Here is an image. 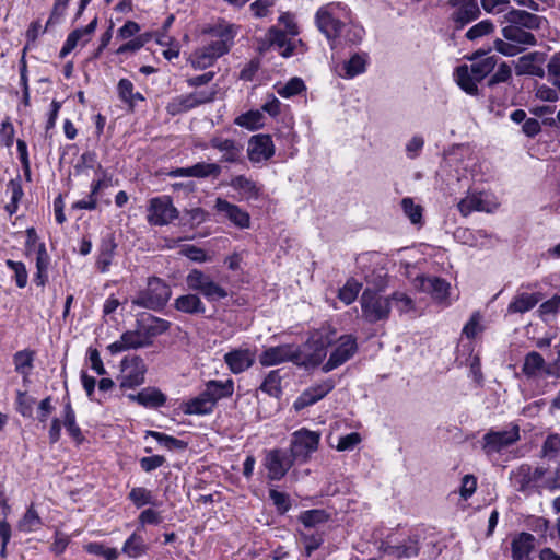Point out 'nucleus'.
<instances>
[{"instance_id": "f257e3e1", "label": "nucleus", "mask_w": 560, "mask_h": 560, "mask_svg": "<svg viewBox=\"0 0 560 560\" xmlns=\"http://www.w3.org/2000/svg\"><path fill=\"white\" fill-rule=\"evenodd\" d=\"M335 338L336 330L331 326H322L304 345L295 346V365L305 369L320 365L327 355V348Z\"/></svg>"}, {"instance_id": "f03ea898", "label": "nucleus", "mask_w": 560, "mask_h": 560, "mask_svg": "<svg viewBox=\"0 0 560 560\" xmlns=\"http://www.w3.org/2000/svg\"><path fill=\"white\" fill-rule=\"evenodd\" d=\"M349 10L340 2H331L320 7L315 15L318 30L326 36L330 47L337 46L338 35L343 32V23L348 19Z\"/></svg>"}, {"instance_id": "7ed1b4c3", "label": "nucleus", "mask_w": 560, "mask_h": 560, "mask_svg": "<svg viewBox=\"0 0 560 560\" xmlns=\"http://www.w3.org/2000/svg\"><path fill=\"white\" fill-rule=\"evenodd\" d=\"M547 469L542 466L532 467L522 464L511 471L510 480L514 489L525 495L541 494L545 491L544 475Z\"/></svg>"}, {"instance_id": "20e7f679", "label": "nucleus", "mask_w": 560, "mask_h": 560, "mask_svg": "<svg viewBox=\"0 0 560 560\" xmlns=\"http://www.w3.org/2000/svg\"><path fill=\"white\" fill-rule=\"evenodd\" d=\"M522 372L528 380L538 382L544 378H553V384H557L560 381V351L550 362H546L537 351L528 352L524 358Z\"/></svg>"}, {"instance_id": "39448f33", "label": "nucleus", "mask_w": 560, "mask_h": 560, "mask_svg": "<svg viewBox=\"0 0 560 560\" xmlns=\"http://www.w3.org/2000/svg\"><path fill=\"white\" fill-rule=\"evenodd\" d=\"M171 294L172 290L165 281L151 277L148 279L147 288L137 294L132 304L149 310H160L167 303Z\"/></svg>"}, {"instance_id": "423d86ee", "label": "nucleus", "mask_w": 560, "mask_h": 560, "mask_svg": "<svg viewBox=\"0 0 560 560\" xmlns=\"http://www.w3.org/2000/svg\"><path fill=\"white\" fill-rule=\"evenodd\" d=\"M186 284L189 290L200 293L208 302H217L229 295L224 287L200 269L195 268L188 272Z\"/></svg>"}, {"instance_id": "0eeeda50", "label": "nucleus", "mask_w": 560, "mask_h": 560, "mask_svg": "<svg viewBox=\"0 0 560 560\" xmlns=\"http://www.w3.org/2000/svg\"><path fill=\"white\" fill-rule=\"evenodd\" d=\"M361 308L363 318L371 324L386 320L390 313V298L383 296L378 292L366 289L361 299Z\"/></svg>"}, {"instance_id": "6e6552de", "label": "nucleus", "mask_w": 560, "mask_h": 560, "mask_svg": "<svg viewBox=\"0 0 560 560\" xmlns=\"http://www.w3.org/2000/svg\"><path fill=\"white\" fill-rule=\"evenodd\" d=\"M320 434L308 429H300L292 434L290 454L300 464L306 463L318 448Z\"/></svg>"}, {"instance_id": "1a4fd4ad", "label": "nucleus", "mask_w": 560, "mask_h": 560, "mask_svg": "<svg viewBox=\"0 0 560 560\" xmlns=\"http://www.w3.org/2000/svg\"><path fill=\"white\" fill-rule=\"evenodd\" d=\"M178 215L179 211L168 196L154 197L149 201L147 221L151 225H167Z\"/></svg>"}, {"instance_id": "9d476101", "label": "nucleus", "mask_w": 560, "mask_h": 560, "mask_svg": "<svg viewBox=\"0 0 560 560\" xmlns=\"http://www.w3.org/2000/svg\"><path fill=\"white\" fill-rule=\"evenodd\" d=\"M217 91H198L189 94L177 95L173 97L166 105L167 114L176 116L186 113L199 105L210 103L215 98Z\"/></svg>"}, {"instance_id": "9b49d317", "label": "nucleus", "mask_w": 560, "mask_h": 560, "mask_svg": "<svg viewBox=\"0 0 560 560\" xmlns=\"http://www.w3.org/2000/svg\"><path fill=\"white\" fill-rule=\"evenodd\" d=\"M118 377L121 389H132L144 383L147 366L140 357L125 358Z\"/></svg>"}, {"instance_id": "f8f14e48", "label": "nucleus", "mask_w": 560, "mask_h": 560, "mask_svg": "<svg viewBox=\"0 0 560 560\" xmlns=\"http://www.w3.org/2000/svg\"><path fill=\"white\" fill-rule=\"evenodd\" d=\"M200 147L219 151L221 153L220 162L222 163L238 164L243 162V144L234 139L214 135L210 138L208 144H201Z\"/></svg>"}, {"instance_id": "ddd939ff", "label": "nucleus", "mask_w": 560, "mask_h": 560, "mask_svg": "<svg viewBox=\"0 0 560 560\" xmlns=\"http://www.w3.org/2000/svg\"><path fill=\"white\" fill-rule=\"evenodd\" d=\"M295 459L292 455L284 450L275 448L266 453L264 466L267 469V477L269 480H281L289 469L293 466Z\"/></svg>"}, {"instance_id": "4468645a", "label": "nucleus", "mask_w": 560, "mask_h": 560, "mask_svg": "<svg viewBox=\"0 0 560 560\" xmlns=\"http://www.w3.org/2000/svg\"><path fill=\"white\" fill-rule=\"evenodd\" d=\"M520 440V428L512 424L509 430L489 431L482 438V448L487 454L501 452Z\"/></svg>"}, {"instance_id": "2eb2a0df", "label": "nucleus", "mask_w": 560, "mask_h": 560, "mask_svg": "<svg viewBox=\"0 0 560 560\" xmlns=\"http://www.w3.org/2000/svg\"><path fill=\"white\" fill-rule=\"evenodd\" d=\"M338 346L332 350L328 360L323 364L322 370L328 373L350 360L358 351L355 337L343 335L338 339Z\"/></svg>"}, {"instance_id": "dca6fc26", "label": "nucleus", "mask_w": 560, "mask_h": 560, "mask_svg": "<svg viewBox=\"0 0 560 560\" xmlns=\"http://www.w3.org/2000/svg\"><path fill=\"white\" fill-rule=\"evenodd\" d=\"M445 5L453 9L451 20L457 28L477 20L481 13L477 0H447Z\"/></svg>"}, {"instance_id": "f3484780", "label": "nucleus", "mask_w": 560, "mask_h": 560, "mask_svg": "<svg viewBox=\"0 0 560 560\" xmlns=\"http://www.w3.org/2000/svg\"><path fill=\"white\" fill-rule=\"evenodd\" d=\"M135 326L141 334L145 343L151 346L154 338L170 329L171 323L163 318L144 313L137 317Z\"/></svg>"}, {"instance_id": "a211bd4d", "label": "nucleus", "mask_w": 560, "mask_h": 560, "mask_svg": "<svg viewBox=\"0 0 560 560\" xmlns=\"http://www.w3.org/2000/svg\"><path fill=\"white\" fill-rule=\"evenodd\" d=\"M499 203L493 195L489 192H474L467 195L458 202V210L467 217L474 211L492 212L498 208Z\"/></svg>"}, {"instance_id": "6ab92c4d", "label": "nucleus", "mask_w": 560, "mask_h": 560, "mask_svg": "<svg viewBox=\"0 0 560 560\" xmlns=\"http://www.w3.org/2000/svg\"><path fill=\"white\" fill-rule=\"evenodd\" d=\"M273 155L275 144L269 135L259 133L250 137L247 145V156L252 163L266 162Z\"/></svg>"}, {"instance_id": "aec40b11", "label": "nucleus", "mask_w": 560, "mask_h": 560, "mask_svg": "<svg viewBox=\"0 0 560 560\" xmlns=\"http://www.w3.org/2000/svg\"><path fill=\"white\" fill-rule=\"evenodd\" d=\"M545 61L546 55L540 51L523 55L514 62L515 73L516 75H532L542 79L546 75Z\"/></svg>"}, {"instance_id": "412c9836", "label": "nucleus", "mask_w": 560, "mask_h": 560, "mask_svg": "<svg viewBox=\"0 0 560 560\" xmlns=\"http://www.w3.org/2000/svg\"><path fill=\"white\" fill-rule=\"evenodd\" d=\"M238 31V25L230 23L225 20H219L217 23L206 28L205 33L215 37L217 39L212 40L211 43L214 45H220V47L223 48V50L228 54L234 45V38L236 37Z\"/></svg>"}, {"instance_id": "4be33fe9", "label": "nucleus", "mask_w": 560, "mask_h": 560, "mask_svg": "<svg viewBox=\"0 0 560 560\" xmlns=\"http://www.w3.org/2000/svg\"><path fill=\"white\" fill-rule=\"evenodd\" d=\"M225 364L233 374H240L253 366L256 361V349L235 348L223 357Z\"/></svg>"}, {"instance_id": "5701e85b", "label": "nucleus", "mask_w": 560, "mask_h": 560, "mask_svg": "<svg viewBox=\"0 0 560 560\" xmlns=\"http://www.w3.org/2000/svg\"><path fill=\"white\" fill-rule=\"evenodd\" d=\"M335 387L332 380H326L320 383L314 384L302 392L295 399L293 408L300 411L308 406H312L328 395Z\"/></svg>"}, {"instance_id": "b1692460", "label": "nucleus", "mask_w": 560, "mask_h": 560, "mask_svg": "<svg viewBox=\"0 0 560 560\" xmlns=\"http://www.w3.org/2000/svg\"><path fill=\"white\" fill-rule=\"evenodd\" d=\"M258 360L262 366H272L284 362L295 364V345L284 343L269 347L260 353Z\"/></svg>"}, {"instance_id": "393cba45", "label": "nucleus", "mask_w": 560, "mask_h": 560, "mask_svg": "<svg viewBox=\"0 0 560 560\" xmlns=\"http://www.w3.org/2000/svg\"><path fill=\"white\" fill-rule=\"evenodd\" d=\"M214 208L236 228L248 229L250 226L249 213L237 205L231 203L222 198H217Z\"/></svg>"}, {"instance_id": "a878e982", "label": "nucleus", "mask_w": 560, "mask_h": 560, "mask_svg": "<svg viewBox=\"0 0 560 560\" xmlns=\"http://www.w3.org/2000/svg\"><path fill=\"white\" fill-rule=\"evenodd\" d=\"M226 52L220 45H214L210 43L197 50H195L190 58L189 62L191 67L196 70H202L208 67H211L218 58L224 56Z\"/></svg>"}, {"instance_id": "bb28decb", "label": "nucleus", "mask_w": 560, "mask_h": 560, "mask_svg": "<svg viewBox=\"0 0 560 560\" xmlns=\"http://www.w3.org/2000/svg\"><path fill=\"white\" fill-rule=\"evenodd\" d=\"M149 347L143 340L141 334L135 326L133 329L125 331L118 340L108 345L107 350L112 354H117L119 352L128 351V350H137L140 348Z\"/></svg>"}, {"instance_id": "cd10ccee", "label": "nucleus", "mask_w": 560, "mask_h": 560, "mask_svg": "<svg viewBox=\"0 0 560 560\" xmlns=\"http://www.w3.org/2000/svg\"><path fill=\"white\" fill-rule=\"evenodd\" d=\"M97 26V18H94L85 27L83 28H77L72 31L61 50H60V57L65 58L68 54H70L77 45L81 42L82 45L86 44L90 39L92 34L94 33L95 28Z\"/></svg>"}, {"instance_id": "c85d7f7f", "label": "nucleus", "mask_w": 560, "mask_h": 560, "mask_svg": "<svg viewBox=\"0 0 560 560\" xmlns=\"http://www.w3.org/2000/svg\"><path fill=\"white\" fill-rule=\"evenodd\" d=\"M202 393L214 408L220 399L229 398L233 395L234 382L231 378L224 382L215 380L208 381Z\"/></svg>"}, {"instance_id": "c756f323", "label": "nucleus", "mask_w": 560, "mask_h": 560, "mask_svg": "<svg viewBox=\"0 0 560 560\" xmlns=\"http://www.w3.org/2000/svg\"><path fill=\"white\" fill-rule=\"evenodd\" d=\"M116 249L117 243L113 234H107L101 240L95 266L102 273L109 270Z\"/></svg>"}, {"instance_id": "7c9ffc66", "label": "nucleus", "mask_w": 560, "mask_h": 560, "mask_svg": "<svg viewBox=\"0 0 560 560\" xmlns=\"http://www.w3.org/2000/svg\"><path fill=\"white\" fill-rule=\"evenodd\" d=\"M230 186L240 192L241 198L246 201L257 200L261 195V187L245 175L232 177Z\"/></svg>"}, {"instance_id": "2f4dec72", "label": "nucleus", "mask_w": 560, "mask_h": 560, "mask_svg": "<svg viewBox=\"0 0 560 560\" xmlns=\"http://www.w3.org/2000/svg\"><path fill=\"white\" fill-rule=\"evenodd\" d=\"M383 550L385 553L397 559L412 558L418 556L419 546L415 537H408L401 544H392L389 540L385 541L383 544Z\"/></svg>"}, {"instance_id": "473e14b6", "label": "nucleus", "mask_w": 560, "mask_h": 560, "mask_svg": "<svg viewBox=\"0 0 560 560\" xmlns=\"http://www.w3.org/2000/svg\"><path fill=\"white\" fill-rule=\"evenodd\" d=\"M535 537L529 533H520L511 541L512 559L533 558Z\"/></svg>"}, {"instance_id": "72a5a7b5", "label": "nucleus", "mask_w": 560, "mask_h": 560, "mask_svg": "<svg viewBox=\"0 0 560 560\" xmlns=\"http://www.w3.org/2000/svg\"><path fill=\"white\" fill-rule=\"evenodd\" d=\"M508 23H513L517 26H521L525 30H538L544 22V18L536 15L534 13L513 9L509 11L505 15Z\"/></svg>"}, {"instance_id": "f704fd0d", "label": "nucleus", "mask_w": 560, "mask_h": 560, "mask_svg": "<svg viewBox=\"0 0 560 560\" xmlns=\"http://www.w3.org/2000/svg\"><path fill=\"white\" fill-rule=\"evenodd\" d=\"M502 36L509 42L522 45L523 49L526 46H535L537 43L533 33L513 23H509L502 28Z\"/></svg>"}, {"instance_id": "c9c22d12", "label": "nucleus", "mask_w": 560, "mask_h": 560, "mask_svg": "<svg viewBox=\"0 0 560 560\" xmlns=\"http://www.w3.org/2000/svg\"><path fill=\"white\" fill-rule=\"evenodd\" d=\"M483 55L485 52L476 51L470 58L474 62L469 69L477 81H482L489 73H491L498 61L495 56H487L479 59V57Z\"/></svg>"}, {"instance_id": "e433bc0d", "label": "nucleus", "mask_w": 560, "mask_h": 560, "mask_svg": "<svg viewBox=\"0 0 560 560\" xmlns=\"http://www.w3.org/2000/svg\"><path fill=\"white\" fill-rule=\"evenodd\" d=\"M180 409L185 415L191 416H203L210 415L213 411V406L210 404V400L203 396L201 392L198 396L190 398L180 404Z\"/></svg>"}, {"instance_id": "4c0bfd02", "label": "nucleus", "mask_w": 560, "mask_h": 560, "mask_svg": "<svg viewBox=\"0 0 560 560\" xmlns=\"http://www.w3.org/2000/svg\"><path fill=\"white\" fill-rule=\"evenodd\" d=\"M128 398L144 407H161L165 404V395L156 388H144L138 394H130Z\"/></svg>"}, {"instance_id": "58836bf2", "label": "nucleus", "mask_w": 560, "mask_h": 560, "mask_svg": "<svg viewBox=\"0 0 560 560\" xmlns=\"http://www.w3.org/2000/svg\"><path fill=\"white\" fill-rule=\"evenodd\" d=\"M174 306L177 311L186 314H205L206 312V305L200 296L195 293L178 296L174 302Z\"/></svg>"}, {"instance_id": "ea45409f", "label": "nucleus", "mask_w": 560, "mask_h": 560, "mask_svg": "<svg viewBox=\"0 0 560 560\" xmlns=\"http://www.w3.org/2000/svg\"><path fill=\"white\" fill-rule=\"evenodd\" d=\"M420 284L423 291L429 292L438 301H444L448 295L450 283L441 278H421Z\"/></svg>"}, {"instance_id": "a19ab883", "label": "nucleus", "mask_w": 560, "mask_h": 560, "mask_svg": "<svg viewBox=\"0 0 560 560\" xmlns=\"http://www.w3.org/2000/svg\"><path fill=\"white\" fill-rule=\"evenodd\" d=\"M540 301L538 293H520L509 304L508 311L510 313H525L534 308Z\"/></svg>"}, {"instance_id": "79ce46f5", "label": "nucleus", "mask_w": 560, "mask_h": 560, "mask_svg": "<svg viewBox=\"0 0 560 560\" xmlns=\"http://www.w3.org/2000/svg\"><path fill=\"white\" fill-rule=\"evenodd\" d=\"M368 55L366 54H354L348 61H345L339 75L345 79H352L366 69Z\"/></svg>"}, {"instance_id": "37998d69", "label": "nucleus", "mask_w": 560, "mask_h": 560, "mask_svg": "<svg viewBox=\"0 0 560 560\" xmlns=\"http://www.w3.org/2000/svg\"><path fill=\"white\" fill-rule=\"evenodd\" d=\"M455 81L460 86L463 91H465L469 95H477L478 94V86H477V80L475 79V75H472L471 70L468 66H459L456 68L455 73Z\"/></svg>"}, {"instance_id": "c03bdc74", "label": "nucleus", "mask_w": 560, "mask_h": 560, "mask_svg": "<svg viewBox=\"0 0 560 560\" xmlns=\"http://www.w3.org/2000/svg\"><path fill=\"white\" fill-rule=\"evenodd\" d=\"M266 36L270 45L278 47L282 57L288 58L292 56L294 47L288 39L285 32L277 27H271Z\"/></svg>"}, {"instance_id": "a18cd8bd", "label": "nucleus", "mask_w": 560, "mask_h": 560, "mask_svg": "<svg viewBox=\"0 0 560 560\" xmlns=\"http://www.w3.org/2000/svg\"><path fill=\"white\" fill-rule=\"evenodd\" d=\"M35 352L30 349L20 350L13 355L15 371L23 377H27L33 369Z\"/></svg>"}, {"instance_id": "49530a36", "label": "nucleus", "mask_w": 560, "mask_h": 560, "mask_svg": "<svg viewBox=\"0 0 560 560\" xmlns=\"http://www.w3.org/2000/svg\"><path fill=\"white\" fill-rule=\"evenodd\" d=\"M221 172L222 167L218 163L198 162L189 166L190 177L196 178H218L221 175Z\"/></svg>"}, {"instance_id": "de8ad7c7", "label": "nucleus", "mask_w": 560, "mask_h": 560, "mask_svg": "<svg viewBox=\"0 0 560 560\" xmlns=\"http://www.w3.org/2000/svg\"><path fill=\"white\" fill-rule=\"evenodd\" d=\"M364 35V30L360 25L345 22L343 23V32L338 35L337 45L346 44V45H355L359 44Z\"/></svg>"}, {"instance_id": "09e8293b", "label": "nucleus", "mask_w": 560, "mask_h": 560, "mask_svg": "<svg viewBox=\"0 0 560 560\" xmlns=\"http://www.w3.org/2000/svg\"><path fill=\"white\" fill-rule=\"evenodd\" d=\"M235 125L249 130H255L264 126L265 117L259 110H249L237 116L234 120Z\"/></svg>"}, {"instance_id": "8fccbe9b", "label": "nucleus", "mask_w": 560, "mask_h": 560, "mask_svg": "<svg viewBox=\"0 0 560 560\" xmlns=\"http://www.w3.org/2000/svg\"><path fill=\"white\" fill-rule=\"evenodd\" d=\"M63 425L73 440L77 442H81L83 440L81 429L75 421V413L69 401L65 405L63 408Z\"/></svg>"}, {"instance_id": "3c124183", "label": "nucleus", "mask_w": 560, "mask_h": 560, "mask_svg": "<svg viewBox=\"0 0 560 560\" xmlns=\"http://www.w3.org/2000/svg\"><path fill=\"white\" fill-rule=\"evenodd\" d=\"M147 551L143 538L133 533L124 544L122 552L129 558H138Z\"/></svg>"}, {"instance_id": "603ef678", "label": "nucleus", "mask_w": 560, "mask_h": 560, "mask_svg": "<svg viewBox=\"0 0 560 560\" xmlns=\"http://www.w3.org/2000/svg\"><path fill=\"white\" fill-rule=\"evenodd\" d=\"M40 525L42 520L34 506L31 505L23 517L19 521L18 527L21 532L30 533L38 529Z\"/></svg>"}, {"instance_id": "864d4df0", "label": "nucleus", "mask_w": 560, "mask_h": 560, "mask_svg": "<svg viewBox=\"0 0 560 560\" xmlns=\"http://www.w3.org/2000/svg\"><path fill=\"white\" fill-rule=\"evenodd\" d=\"M329 515L325 510H307L300 514L299 520L305 527H315L327 522Z\"/></svg>"}, {"instance_id": "5fc2aeb1", "label": "nucleus", "mask_w": 560, "mask_h": 560, "mask_svg": "<svg viewBox=\"0 0 560 560\" xmlns=\"http://www.w3.org/2000/svg\"><path fill=\"white\" fill-rule=\"evenodd\" d=\"M260 389L270 396L278 397L281 394V376L278 370L270 371L260 385Z\"/></svg>"}, {"instance_id": "6e6d98bb", "label": "nucleus", "mask_w": 560, "mask_h": 560, "mask_svg": "<svg viewBox=\"0 0 560 560\" xmlns=\"http://www.w3.org/2000/svg\"><path fill=\"white\" fill-rule=\"evenodd\" d=\"M148 435L154 438L160 445L165 447L168 451L173 450H185L187 447V443L183 440H178L174 436L167 435L162 432L156 431H148Z\"/></svg>"}, {"instance_id": "4d7b16f0", "label": "nucleus", "mask_w": 560, "mask_h": 560, "mask_svg": "<svg viewBox=\"0 0 560 560\" xmlns=\"http://www.w3.org/2000/svg\"><path fill=\"white\" fill-rule=\"evenodd\" d=\"M362 285L354 279H349L346 284L339 290L338 298L346 305L351 304L358 298Z\"/></svg>"}, {"instance_id": "13d9d810", "label": "nucleus", "mask_w": 560, "mask_h": 560, "mask_svg": "<svg viewBox=\"0 0 560 560\" xmlns=\"http://www.w3.org/2000/svg\"><path fill=\"white\" fill-rule=\"evenodd\" d=\"M128 499L137 508H142L147 504H154L152 492L143 487L132 488L128 494Z\"/></svg>"}, {"instance_id": "bf43d9fd", "label": "nucleus", "mask_w": 560, "mask_h": 560, "mask_svg": "<svg viewBox=\"0 0 560 560\" xmlns=\"http://www.w3.org/2000/svg\"><path fill=\"white\" fill-rule=\"evenodd\" d=\"M495 30L494 24L490 20H482L479 23L471 26L466 32V38L469 40H475L480 37L487 36L491 33H493Z\"/></svg>"}, {"instance_id": "052dcab7", "label": "nucleus", "mask_w": 560, "mask_h": 560, "mask_svg": "<svg viewBox=\"0 0 560 560\" xmlns=\"http://www.w3.org/2000/svg\"><path fill=\"white\" fill-rule=\"evenodd\" d=\"M305 90V84L302 79L294 77L290 79L284 85L277 88V93L285 98L298 95Z\"/></svg>"}, {"instance_id": "680f3d73", "label": "nucleus", "mask_w": 560, "mask_h": 560, "mask_svg": "<svg viewBox=\"0 0 560 560\" xmlns=\"http://www.w3.org/2000/svg\"><path fill=\"white\" fill-rule=\"evenodd\" d=\"M5 265L14 272L16 285L21 289L25 288L28 279L25 265L22 261H14L11 259H8Z\"/></svg>"}, {"instance_id": "e2e57ef3", "label": "nucleus", "mask_w": 560, "mask_h": 560, "mask_svg": "<svg viewBox=\"0 0 560 560\" xmlns=\"http://www.w3.org/2000/svg\"><path fill=\"white\" fill-rule=\"evenodd\" d=\"M548 80L558 88L560 93V52L551 56L547 63Z\"/></svg>"}, {"instance_id": "0e129e2a", "label": "nucleus", "mask_w": 560, "mask_h": 560, "mask_svg": "<svg viewBox=\"0 0 560 560\" xmlns=\"http://www.w3.org/2000/svg\"><path fill=\"white\" fill-rule=\"evenodd\" d=\"M404 213L409 218L411 223L417 224L422 219V208L416 205L411 198H404L401 201Z\"/></svg>"}, {"instance_id": "69168bd1", "label": "nucleus", "mask_w": 560, "mask_h": 560, "mask_svg": "<svg viewBox=\"0 0 560 560\" xmlns=\"http://www.w3.org/2000/svg\"><path fill=\"white\" fill-rule=\"evenodd\" d=\"M269 498L277 508L278 512L283 514L291 508L290 498L287 493L280 492L276 489L269 491Z\"/></svg>"}, {"instance_id": "338daca9", "label": "nucleus", "mask_w": 560, "mask_h": 560, "mask_svg": "<svg viewBox=\"0 0 560 560\" xmlns=\"http://www.w3.org/2000/svg\"><path fill=\"white\" fill-rule=\"evenodd\" d=\"M541 453L546 457H556L560 454V435H548L542 444Z\"/></svg>"}, {"instance_id": "774afa93", "label": "nucleus", "mask_w": 560, "mask_h": 560, "mask_svg": "<svg viewBox=\"0 0 560 560\" xmlns=\"http://www.w3.org/2000/svg\"><path fill=\"white\" fill-rule=\"evenodd\" d=\"M545 490L556 491L560 489V463L556 466L553 471H548L544 475Z\"/></svg>"}]
</instances>
